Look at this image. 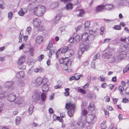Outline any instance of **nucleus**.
<instances>
[{
	"label": "nucleus",
	"instance_id": "obj_1",
	"mask_svg": "<svg viewBox=\"0 0 129 129\" xmlns=\"http://www.w3.org/2000/svg\"><path fill=\"white\" fill-rule=\"evenodd\" d=\"M45 11V8L44 6L39 5L35 7L34 11V13L35 15L40 16L43 15Z\"/></svg>",
	"mask_w": 129,
	"mask_h": 129
},
{
	"label": "nucleus",
	"instance_id": "obj_2",
	"mask_svg": "<svg viewBox=\"0 0 129 129\" xmlns=\"http://www.w3.org/2000/svg\"><path fill=\"white\" fill-rule=\"evenodd\" d=\"M109 47L108 46L106 49L107 51H109L108 52L104 54L102 57L104 58H108V61L110 63H113L115 61V59L114 56L112 55L113 50L111 49L109 50Z\"/></svg>",
	"mask_w": 129,
	"mask_h": 129
},
{
	"label": "nucleus",
	"instance_id": "obj_3",
	"mask_svg": "<svg viewBox=\"0 0 129 129\" xmlns=\"http://www.w3.org/2000/svg\"><path fill=\"white\" fill-rule=\"evenodd\" d=\"M85 118V116H84L83 118L81 117L78 119V123H77L76 122L74 121L72 124L74 126H75L77 125L81 128H84L86 125L87 124L88 125V123L86 122V120Z\"/></svg>",
	"mask_w": 129,
	"mask_h": 129
},
{
	"label": "nucleus",
	"instance_id": "obj_4",
	"mask_svg": "<svg viewBox=\"0 0 129 129\" xmlns=\"http://www.w3.org/2000/svg\"><path fill=\"white\" fill-rule=\"evenodd\" d=\"M128 53L127 52L126 50L124 51H120L118 53L116 57V59L118 62L121 61L123 59L129 57Z\"/></svg>",
	"mask_w": 129,
	"mask_h": 129
},
{
	"label": "nucleus",
	"instance_id": "obj_5",
	"mask_svg": "<svg viewBox=\"0 0 129 129\" xmlns=\"http://www.w3.org/2000/svg\"><path fill=\"white\" fill-rule=\"evenodd\" d=\"M65 107L67 109H70L68 111V114L69 116L70 117L73 116L74 113V109L75 108V105L71 103L66 104Z\"/></svg>",
	"mask_w": 129,
	"mask_h": 129
},
{
	"label": "nucleus",
	"instance_id": "obj_6",
	"mask_svg": "<svg viewBox=\"0 0 129 129\" xmlns=\"http://www.w3.org/2000/svg\"><path fill=\"white\" fill-rule=\"evenodd\" d=\"M85 119L87 123H93L97 119L96 116L94 115H87V117H86Z\"/></svg>",
	"mask_w": 129,
	"mask_h": 129
},
{
	"label": "nucleus",
	"instance_id": "obj_7",
	"mask_svg": "<svg viewBox=\"0 0 129 129\" xmlns=\"http://www.w3.org/2000/svg\"><path fill=\"white\" fill-rule=\"evenodd\" d=\"M67 54H66V58H64V63L66 64H69L70 61L68 59L69 57L72 56L74 53L73 51L72 50H70L67 53Z\"/></svg>",
	"mask_w": 129,
	"mask_h": 129
},
{
	"label": "nucleus",
	"instance_id": "obj_8",
	"mask_svg": "<svg viewBox=\"0 0 129 129\" xmlns=\"http://www.w3.org/2000/svg\"><path fill=\"white\" fill-rule=\"evenodd\" d=\"M85 43V42H84L80 45L79 49L81 50L82 51H87L90 48L89 44H86Z\"/></svg>",
	"mask_w": 129,
	"mask_h": 129
},
{
	"label": "nucleus",
	"instance_id": "obj_9",
	"mask_svg": "<svg viewBox=\"0 0 129 129\" xmlns=\"http://www.w3.org/2000/svg\"><path fill=\"white\" fill-rule=\"evenodd\" d=\"M95 39V36L92 35H88L86 40H85V43L88 44H90L92 43Z\"/></svg>",
	"mask_w": 129,
	"mask_h": 129
},
{
	"label": "nucleus",
	"instance_id": "obj_10",
	"mask_svg": "<svg viewBox=\"0 0 129 129\" xmlns=\"http://www.w3.org/2000/svg\"><path fill=\"white\" fill-rule=\"evenodd\" d=\"M33 25L35 27H38L41 24V22L38 18H35L33 20Z\"/></svg>",
	"mask_w": 129,
	"mask_h": 129
},
{
	"label": "nucleus",
	"instance_id": "obj_11",
	"mask_svg": "<svg viewBox=\"0 0 129 129\" xmlns=\"http://www.w3.org/2000/svg\"><path fill=\"white\" fill-rule=\"evenodd\" d=\"M128 6V0H121L120 1L117 7L118 8H119L122 6Z\"/></svg>",
	"mask_w": 129,
	"mask_h": 129
},
{
	"label": "nucleus",
	"instance_id": "obj_12",
	"mask_svg": "<svg viewBox=\"0 0 129 129\" xmlns=\"http://www.w3.org/2000/svg\"><path fill=\"white\" fill-rule=\"evenodd\" d=\"M16 97V94L14 93L9 94L8 95V99L9 101L12 102L14 101Z\"/></svg>",
	"mask_w": 129,
	"mask_h": 129
},
{
	"label": "nucleus",
	"instance_id": "obj_13",
	"mask_svg": "<svg viewBox=\"0 0 129 129\" xmlns=\"http://www.w3.org/2000/svg\"><path fill=\"white\" fill-rule=\"evenodd\" d=\"M43 37L41 36H37L35 39V43L36 44H41L43 41Z\"/></svg>",
	"mask_w": 129,
	"mask_h": 129
},
{
	"label": "nucleus",
	"instance_id": "obj_14",
	"mask_svg": "<svg viewBox=\"0 0 129 129\" xmlns=\"http://www.w3.org/2000/svg\"><path fill=\"white\" fill-rule=\"evenodd\" d=\"M26 57L25 56H21L18 59L17 64L18 65H20L23 64L25 61Z\"/></svg>",
	"mask_w": 129,
	"mask_h": 129
},
{
	"label": "nucleus",
	"instance_id": "obj_15",
	"mask_svg": "<svg viewBox=\"0 0 129 129\" xmlns=\"http://www.w3.org/2000/svg\"><path fill=\"white\" fill-rule=\"evenodd\" d=\"M42 79L41 77H38L36 79L35 82V84L37 86L40 85L42 84Z\"/></svg>",
	"mask_w": 129,
	"mask_h": 129
},
{
	"label": "nucleus",
	"instance_id": "obj_16",
	"mask_svg": "<svg viewBox=\"0 0 129 129\" xmlns=\"http://www.w3.org/2000/svg\"><path fill=\"white\" fill-rule=\"evenodd\" d=\"M104 5V8L106 10L108 11H111L113 9L114 7L112 4H109Z\"/></svg>",
	"mask_w": 129,
	"mask_h": 129
},
{
	"label": "nucleus",
	"instance_id": "obj_17",
	"mask_svg": "<svg viewBox=\"0 0 129 129\" xmlns=\"http://www.w3.org/2000/svg\"><path fill=\"white\" fill-rule=\"evenodd\" d=\"M79 35H77L75 38L72 37H71L69 40V42L70 43H73L75 41L79 40Z\"/></svg>",
	"mask_w": 129,
	"mask_h": 129
},
{
	"label": "nucleus",
	"instance_id": "obj_18",
	"mask_svg": "<svg viewBox=\"0 0 129 129\" xmlns=\"http://www.w3.org/2000/svg\"><path fill=\"white\" fill-rule=\"evenodd\" d=\"M16 76L17 78L18 79H22L24 77V72L23 71L17 73Z\"/></svg>",
	"mask_w": 129,
	"mask_h": 129
},
{
	"label": "nucleus",
	"instance_id": "obj_19",
	"mask_svg": "<svg viewBox=\"0 0 129 129\" xmlns=\"http://www.w3.org/2000/svg\"><path fill=\"white\" fill-rule=\"evenodd\" d=\"M27 10L26 8H22L18 12V13L20 16H23L24 13L27 12Z\"/></svg>",
	"mask_w": 129,
	"mask_h": 129
},
{
	"label": "nucleus",
	"instance_id": "obj_20",
	"mask_svg": "<svg viewBox=\"0 0 129 129\" xmlns=\"http://www.w3.org/2000/svg\"><path fill=\"white\" fill-rule=\"evenodd\" d=\"M6 95L7 93L5 91L0 92V100H3L6 99Z\"/></svg>",
	"mask_w": 129,
	"mask_h": 129
},
{
	"label": "nucleus",
	"instance_id": "obj_21",
	"mask_svg": "<svg viewBox=\"0 0 129 129\" xmlns=\"http://www.w3.org/2000/svg\"><path fill=\"white\" fill-rule=\"evenodd\" d=\"M14 84L13 81H11L6 82L5 84V86L6 88H10L12 87Z\"/></svg>",
	"mask_w": 129,
	"mask_h": 129
},
{
	"label": "nucleus",
	"instance_id": "obj_22",
	"mask_svg": "<svg viewBox=\"0 0 129 129\" xmlns=\"http://www.w3.org/2000/svg\"><path fill=\"white\" fill-rule=\"evenodd\" d=\"M33 101L34 102H37L40 100V97L39 94L38 93H36L33 96Z\"/></svg>",
	"mask_w": 129,
	"mask_h": 129
},
{
	"label": "nucleus",
	"instance_id": "obj_23",
	"mask_svg": "<svg viewBox=\"0 0 129 129\" xmlns=\"http://www.w3.org/2000/svg\"><path fill=\"white\" fill-rule=\"evenodd\" d=\"M15 100L16 101L15 103L18 104H21L24 101L23 98L20 97L16 98Z\"/></svg>",
	"mask_w": 129,
	"mask_h": 129
},
{
	"label": "nucleus",
	"instance_id": "obj_24",
	"mask_svg": "<svg viewBox=\"0 0 129 129\" xmlns=\"http://www.w3.org/2000/svg\"><path fill=\"white\" fill-rule=\"evenodd\" d=\"M35 4L34 3H30L28 6V9L29 11H31L33 9L34 10L35 7Z\"/></svg>",
	"mask_w": 129,
	"mask_h": 129
},
{
	"label": "nucleus",
	"instance_id": "obj_25",
	"mask_svg": "<svg viewBox=\"0 0 129 129\" xmlns=\"http://www.w3.org/2000/svg\"><path fill=\"white\" fill-rule=\"evenodd\" d=\"M48 85L47 84H44L42 85V91L43 92H46L49 89Z\"/></svg>",
	"mask_w": 129,
	"mask_h": 129
},
{
	"label": "nucleus",
	"instance_id": "obj_26",
	"mask_svg": "<svg viewBox=\"0 0 129 129\" xmlns=\"http://www.w3.org/2000/svg\"><path fill=\"white\" fill-rule=\"evenodd\" d=\"M104 9V5H100L96 7L95 10L96 12H100L103 10Z\"/></svg>",
	"mask_w": 129,
	"mask_h": 129
},
{
	"label": "nucleus",
	"instance_id": "obj_27",
	"mask_svg": "<svg viewBox=\"0 0 129 129\" xmlns=\"http://www.w3.org/2000/svg\"><path fill=\"white\" fill-rule=\"evenodd\" d=\"M85 27L84 25H78L76 28H75V29L76 31H78L79 30L81 31L84 30Z\"/></svg>",
	"mask_w": 129,
	"mask_h": 129
},
{
	"label": "nucleus",
	"instance_id": "obj_28",
	"mask_svg": "<svg viewBox=\"0 0 129 129\" xmlns=\"http://www.w3.org/2000/svg\"><path fill=\"white\" fill-rule=\"evenodd\" d=\"M88 36V34L87 33H84L81 35V37L83 40H86Z\"/></svg>",
	"mask_w": 129,
	"mask_h": 129
},
{
	"label": "nucleus",
	"instance_id": "obj_29",
	"mask_svg": "<svg viewBox=\"0 0 129 129\" xmlns=\"http://www.w3.org/2000/svg\"><path fill=\"white\" fill-rule=\"evenodd\" d=\"M87 97L92 99H94L96 98L95 95L92 93H88L87 95Z\"/></svg>",
	"mask_w": 129,
	"mask_h": 129
},
{
	"label": "nucleus",
	"instance_id": "obj_30",
	"mask_svg": "<svg viewBox=\"0 0 129 129\" xmlns=\"http://www.w3.org/2000/svg\"><path fill=\"white\" fill-rule=\"evenodd\" d=\"M94 104L93 103H90L88 107V110L91 111H92L94 110Z\"/></svg>",
	"mask_w": 129,
	"mask_h": 129
},
{
	"label": "nucleus",
	"instance_id": "obj_31",
	"mask_svg": "<svg viewBox=\"0 0 129 129\" xmlns=\"http://www.w3.org/2000/svg\"><path fill=\"white\" fill-rule=\"evenodd\" d=\"M21 119L19 116H17L15 118V123L16 125H18L20 123Z\"/></svg>",
	"mask_w": 129,
	"mask_h": 129
},
{
	"label": "nucleus",
	"instance_id": "obj_32",
	"mask_svg": "<svg viewBox=\"0 0 129 129\" xmlns=\"http://www.w3.org/2000/svg\"><path fill=\"white\" fill-rule=\"evenodd\" d=\"M34 108V106L32 105H30L29 106V108L28 109V112L29 114L31 115L33 111V109Z\"/></svg>",
	"mask_w": 129,
	"mask_h": 129
},
{
	"label": "nucleus",
	"instance_id": "obj_33",
	"mask_svg": "<svg viewBox=\"0 0 129 129\" xmlns=\"http://www.w3.org/2000/svg\"><path fill=\"white\" fill-rule=\"evenodd\" d=\"M41 100L42 102L45 101L46 98V94L44 93H42L41 95Z\"/></svg>",
	"mask_w": 129,
	"mask_h": 129
},
{
	"label": "nucleus",
	"instance_id": "obj_34",
	"mask_svg": "<svg viewBox=\"0 0 129 129\" xmlns=\"http://www.w3.org/2000/svg\"><path fill=\"white\" fill-rule=\"evenodd\" d=\"M60 18V15L59 14L57 15L55 17L54 19V22L55 23L57 22L59 20Z\"/></svg>",
	"mask_w": 129,
	"mask_h": 129
},
{
	"label": "nucleus",
	"instance_id": "obj_35",
	"mask_svg": "<svg viewBox=\"0 0 129 129\" xmlns=\"http://www.w3.org/2000/svg\"><path fill=\"white\" fill-rule=\"evenodd\" d=\"M25 84L24 82L23 81H21L19 82L18 85V87L21 88L24 86Z\"/></svg>",
	"mask_w": 129,
	"mask_h": 129
},
{
	"label": "nucleus",
	"instance_id": "obj_36",
	"mask_svg": "<svg viewBox=\"0 0 129 129\" xmlns=\"http://www.w3.org/2000/svg\"><path fill=\"white\" fill-rule=\"evenodd\" d=\"M55 51L54 50L51 49L49 52V58H51L52 55L54 54Z\"/></svg>",
	"mask_w": 129,
	"mask_h": 129
},
{
	"label": "nucleus",
	"instance_id": "obj_37",
	"mask_svg": "<svg viewBox=\"0 0 129 129\" xmlns=\"http://www.w3.org/2000/svg\"><path fill=\"white\" fill-rule=\"evenodd\" d=\"M32 30V29L30 27H28L26 29V34L28 35L30 34L31 33Z\"/></svg>",
	"mask_w": 129,
	"mask_h": 129
},
{
	"label": "nucleus",
	"instance_id": "obj_38",
	"mask_svg": "<svg viewBox=\"0 0 129 129\" xmlns=\"http://www.w3.org/2000/svg\"><path fill=\"white\" fill-rule=\"evenodd\" d=\"M100 56V54L99 53H98L94 55L93 57V60H96L99 59Z\"/></svg>",
	"mask_w": 129,
	"mask_h": 129
},
{
	"label": "nucleus",
	"instance_id": "obj_39",
	"mask_svg": "<svg viewBox=\"0 0 129 129\" xmlns=\"http://www.w3.org/2000/svg\"><path fill=\"white\" fill-rule=\"evenodd\" d=\"M52 46V41H50L49 42L48 45L47 47V49L49 50Z\"/></svg>",
	"mask_w": 129,
	"mask_h": 129
},
{
	"label": "nucleus",
	"instance_id": "obj_40",
	"mask_svg": "<svg viewBox=\"0 0 129 129\" xmlns=\"http://www.w3.org/2000/svg\"><path fill=\"white\" fill-rule=\"evenodd\" d=\"M105 121H104L101 124V127L102 129H105L106 127V125L105 124Z\"/></svg>",
	"mask_w": 129,
	"mask_h": 129
},
{
	"label": "nucleus",
	"instance_id": "obj_41",
	"mask_svg": "<svg viewBox=\"0 0 129 129\" xmlns=\"http://www.w3.org/2000/svg\"><path fill=\"white\" fill-rule=\"evenodd\" d=\"M68 48L67 46H64L63 47L62 51H61V53H65L67 51H68Z\"/></svg>",
	"mask_w": 129,
	"mask_h": 129
},
{
	"label": "nucleus",
	"instance_id": "obj_42",
	"mask_svg": "<svg viewBox=\"0 0 129 129\" xmlns=\"http://www.w3.org/2000/svg\"><path fill=\"white\" fill-rule=\"evenodd\" d=\"M90 22L89 21H86L84 23V24H82V25H84V26L85 28L88 27L90 24Z\"/></svg>",
	"mask_w": 129,
	"mask_h": 129
},
{
	"label": "nucleus",
	"instance_id": "obj_43",
	"mask_svg": "<svg viewBox=\"0 0 129 129\" xmlns=\"http://www.w3.org/2000/svg\"><path fill=\"white\" fill-rule=\"evenodd\" d=\"M18 65V68H19L22 70H25L26 68V66L25 65L22 64H21L20 65Z\"/></svg>",
	"mask_w": 129,
	"mask_h": 129
},
{
	"label": "nucleus",
	"instance_id": "obj_44",
	"mask_svg": "<svg viewBox=\"0 0 129 129\" xmlns=\"http://www.w3.org/2000/svg\"><path fill=\"white\" fill-rule=\"evenodd\" d=\"M119 90L120 92V94L121 95H123V91L124 90V89L123 87L121 86H119Z\"/></svg>",
	"mask_w": 129,
	"mask_h": 129
},
{
	"label": "nucleus",
	"instance_id": "obj_45",
	"mask_svg": "<svg viewBox=\"0 0 129 129\" xmlns=\"http://www.w3.org/2000/svg\"><path fill=\"white\" fill-rule=\"evenodd\" d=\"M4 105V103L0 102V113L3 110Z\"/></svg>",
	"mask_w": 129,
	"mask_h": 129
},
{
	"label": "nucleus",
	"instance_id": "obj_46",
	"mask_svg": "<svg viewBox=\"0 0 129 129\" xmlns=\"http://www.w3.org/2000/svg\"><path fill=\"white\" fill-rule=\"evenodd\" d=\"M66 9L67 10L71 9L72 7V4L70 3H69L66 5Z\"/></svg>",
	"mask_w": 129,
	"mask_h": 129
},
{
	"label": "nucleus",
	"instance_id": "obj_47",
	"mask_svg": "<svg viewBox=\"0 0 129 129\" xmlns=\"http://www.w3.org/2000/svg\"><path fill=\"white\" fill-rule=\"evenodd\" d=\"M38 27V30L39 31H42L44 29V27L41 25V24Z\"/></svg>",
	"mask_w": 129,
	"mask_h": 129
},
{
	"label": "nucleus",
	"instance_id": "obj_48",
	"mask_svg": "<svg viewBox=\"0 0 129 129\" xmlns=\"http://www.w3.org/2000/svg\"><path fill=\"white\" fill-rule=\"evenodd\" d=\"M62 65V67L63 70H67L68 69V66L69 65V64H64Z\"/></svg>",
	"mask_w": 129,
	"mask_h": 129
},
{
	"label": "nucleus",
	"instance_id": "obj_49",
	"mask_svg": "<svg viewBox=\"0 0 129 129\" xmlns=\"http://www.w3.org/2000/svg\"><path fill=\"white\" fill-rule=\"evenodd\" d=\"M78 90L80 92L82 93L83 94H85L86 93V91H84L83 89H82L80 87H78Z\"/></svg>",
	"mask_w": 129,
	"mask_h": 129
},
{
	"label": "nucleus",
	"instance_id": "obj_50",
	"mask_svg": "<svg viewBox=\"0 0 129 129\" xmlns=\"http://www.w3.org/2000/svg\"><path fill=\"white\" fill-rule=\"evenodd\" d=\"M87 113V111L85 109H84L82 111V114L83 115L82 117H84V116H85V117H86L85 116V115Z\"/></svg>",
	"mask_w": 129,
	"mask_h": 129
},
{
	"label": "nucleus",
	"instance_id": "obj_51",
	"mask_svg": "<svg viewBox=\"0 0 129 129\" xmlns=\"http://www.w3.org/2000/svg\"><path fill=\"white\" fill-rule=\"evenodd\" d=\"M75 76L76 77L75 80H77L79 79L81 76H82V75H79L77 74H75Z\"/></svg>",
	"mask_w": 129,
	"mask_h": 129
},
{
	"label": "nucleus",
	"instance_id": "obj_52",
	"mask_svg": "<svg viewBox=\"0 0 129 129\" xmlns=\"http://www.w3.org/2000/svg\"><path fill=\"white\" fill-rule=\"evenodd\" d=\"M129 70V64L125 67L124 69L123 70V72L124 73L127 72Z\"/></svg>",
	"mask_w": 129,
	"mask_h": 129
},
{
	"label": "nucleus",
	"instance_id": "obj_53",
	"mask_svg": "<svg viewBox=\"0 0 129 129\" xmlns=\"http://www.w3.org/2000/svg\"><path fill=\"white\" fill-rule=\"evenodd\" d=\"M44 56L43 54L41 55L38 57V60L39 61H41L42 60L43 58L44 57Z\"/></svg>",
	"mask_w": 129,
	"mask_h": 129
},
{
	"label": "nucleus",
	"instance_id": "obj_54",
	"mask_svg": "<svg viewBox=\"0 0 129 129\" xmlns=\"http://www.w3.org/2000/svg\"><path fill=\"white\" fill-rule=\"evenodd\" d=\"M79 12V15L80 16L82 17L83 16L84 14V12L82 11H81L80 10H79L77 11Z\"/></svg>",
	"mask_w": 129,
	"mask_h": 129
},
{
	"label": "nucleus",
	"instance_id": "obj_55",
	"mask_svg": "<svg viewBox=\"0 0 129 129\" xmlns=\"http://www.w3.org/2000/svg\"><path fill=\"white\" fill-rule=\"evenodd\" d=\"M104 30V27L103 26H102L101 27L100 29V34L102 35L103 34Z\"/></svg>",
	"mask_w": 129,
	"mask_h": 129
},
{
	"label": "nucleus",
	"instance_id": "obj_56",
	"mask_svg": "<svg viewBox=\"0 0 129 129\" xmlns=\"http://www.w3.org/2000/svg\"><path fill=\"white\" fill-rule=\"evenodd\" d=\"M42 82H43V83L45 84H46V83H47L48 81V79L45 77H44L42 79Z\"/></svg>",
	"mask_w": 129,
	"mask_h": 129
},
{
	"label": "nucleus",
	"instance_id": "obj_57",
	"mask_svg": "<svg viewBox=\"0 0 129 129\" xmlns=\"http://www.w3.org/2000/svg\"><path fill=\"white\" fill-rule=\"evenodd\" d=\"M99 78H100V81H105V77L104 76L102 75L100 76V77H99Z\"/></svg>",
	"mask_w": 129,
	"mask_h": 129
},
{
	"label": "nucleus",
	"instance_id": "obj_58",
	"mask_svg": "<svg viewBox=\"0 0 129 129\" xmlns=\"http://www.w3.org/2000/svg\"><path fill=\"white\" fill-rule=\"evenodd\" d=\"M13 15V13L12 12H10L8 14V18L10 19H11L12 17V15Z\"/></svg>",
	"mask_w": 129,
	"mask_h": 129
},
{
	"label": "nucleus",
	"instance_id": "obj_59",
	"mask_svg": "<svg viewBox=\"0 0 129 129\" xmlns=\"http://www.w3.org/2000/svg\"><path fill=\"white\" fill-rule=\"evenodd\" d=\"M56 119L57 120H58L59 121L61 122H62L63 121V119L62 118H61L59 117H56Z\"/></svg>",
	"mask_w": 129,
	"mask_h": 129
},
{
	"label": "nucleus",
	"instance_id": "obj_60",
	"mask_svg": "<svg viewBox=\"0 0 129 129\" xmlns=\"http://www.w3.org/2000/svg\"><path fill=\"white\" fill-rule=\"evenodd\" d=\"M114 28L115 29L118 30H120L121 29V27L119 25L115 26H114Z\"/></svg>",
	"mask_w": 129,
	"mask_h": 129
},
{
	"label": "nucleus",
	"instance_id": "obj_61",
	"mask_svg": "<svg viewBox=\"0 0 129 129\" xmlns=\"http://www.w3.org/2000/svg\"><path fill=\"white\" fill-rule=\"evenodd\" d=\"M61 50V49H59L58 50L56 53V58H57L58 57V54L59 53Z\"/></svg>",
	"mask_w": 129,
	"mask_h": 129
},
{
	"label": "nucleus",
	"instance_id": "obj_62",
	"mask_svg": "<svg viewBox=\"0 0 129 129\" xmlns=\"http://www.w3.org/2000/svg\"><path fill=\"white\" fill-rule=\"evenodd\" d=\"M59 62L60 63H62L63 64L64 63V58L62 57L59 59Z\"/></svg>",
	"mask_w": 129,
	"mask_h": 129
},
{
	"label": "nucleus",
	"instance_id": "obj_63",
	"mask_svg": "<svg viewBox=\"0 0 129 129\" xmlns=\"http://www.w3.org/2000/svg\"><path fill=\"white\" fill-rule=\"evenodd\" d=\"M128 101V99L126 98L123 99L122 100V102L124 103H127Z\"/></svg>",
	"mask_w": 129,
	"mask_h": 129
},
{
	"label": "nucleus",
	"instance_id": "obj_64",
	"mask_svg": "<svg viewBox=\"0 0 129 129\" xmlns=\"http://www.w3.org/2000/svg\"><path fill=\"white\" fill-rule=\"evenodd\" d=\"M89 33L90 34V35H92V34H94L96 32V30H89Z\"/></svg>",
	"mask_w": 129,
	"mask_h": 129
}]
</instances>
